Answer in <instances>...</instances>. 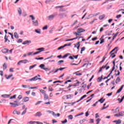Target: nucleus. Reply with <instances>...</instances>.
<instances>
[{
  "mask_svg": "<svg viewBox=\"0 0 124 124\" xmlns=\"http://www.w3.org/2000/svg\"><path fill=\"white\" fill-rule=\"evenodd\" d=\"M66 97H67V99H69V98H71V94L67 95H66Z\"/></svg>",
  "mask_w": 124,
  "mask_h": 124,
  "instance_id": "obj_47",
  "label": "nucleus"
},
{
  "mask_svg": "<svg viewBox=\"0 0 124 124\" xmlns=\"http://www.w3.org/2000/svg\"><path fill=\"white\" fill-rule=\"evenodd\" d=\"M105 15H103L102 16H100L99 17V20H103V19H104V18H105Z\"/></svg>",
  "mask_w": 124,
  "mask_h": 124,
  "instance_id": "obj_25",
  "label": "nucleus"
},
{
  "mask_svg": "<svg viewBox=\"0 0 124 124\" xmlns=\"http://www.w3.org/2000/svg\"><path fill=\"white\" fill-rule=\"evenodd\" d=\"M103 78V75H102L101 76V77H99V78H97V82H101V81H102V79Z\"/></svg>",
  "mask_w": 124,
  "mask_h": 124,
  "instance_id": "obj_19",
  "label": "nucleus"
},
{
  "mask_svg": "<svg viewBox=\"0 0 124 124\" xmlns=\"http://www.w3.org/2000/svg\"><path fill=\"white\" fill-rule=\"evenodd\" d=\"M1 96L2 97H4V98H8L9 97L10 95L9 94H5L1 95Z\"/></svg>",
  "mask_w": 124,
  "mask_h": 124,
  "instance_id": "obj_27",
  "label": "nucleus"
},
{
  "mask_svg": "<svg viewBox=\"0 0 124 124\" xmlns=\"http://www.w3.org/2000/svg\"><path fill=\"white\" fill-rule=\"evenodd\" d=\"M8 51H9V50L7 48H3L1 50V52L3 54H6V53H8Z\"/></svg>",
  "mask_w": 124,
  "mask_h": 124,
  "instance_id": "obj_10",
  "label": "nucleus"
},
{
  "mask_svg": "<svg viewBox=\"0 0 124 124\" xmlns=\"http://www.w3.org/2000/svg\"><path fill=\"white\" fill-rule=\"evenodd\" d=\"M52 115L54 116V117H56V116H57V117H60V113H57V114H56V113H55V112L52 111Z\"/></svg>",
  "mask_w": 124,
  "mask_h": 124,
  "instance_id": "obj_21",
  "label": "nucleus"
},
{
  "mask_svg": "<svg viewBox=\"0 0 124 124\" xmlns=\"http://www.w3.org/2000/svg\"><path fill=\"white\" fill-rule=\"evenodd\" d=\"M10 105H12L11 107H13L14 108L19 106V103L17 100L14 101V103H10Z\"/></svg>",
  "mask_w": 124,
  "mask_h": 124,
  "instance_id": "obj_3",
  "label": "nucleus"
},
{
  "mask_svg": "<svg viewBox=\"0 0 124 124\" xmlns=\"http://www.w3.org/2000/svg\"><path fill=\"white\" fill-rule=\"evenodd\" d=\"M35 124V121H30L28 122L27 124Z\"/></svg>",
  "mask_w": 124,
  "mask_h": 124,
  "instance_id": "obj_41",
  "label": "nucleus"
},
{
  "mask_svg": "<svg viewBox=\"0 0 124 124\" xmlns=\"http://www.w3.org/2000/svg\"><path fill=\"white\" fill-rule=\"evenodd\" d=\"M114 72H117V73L115 74V76H116V77H117V76H119L120 74H121L119 70H115Z\"/></svg>",
  "mask_w": 124,
  "mask_h": 124,
  "instance_id": "obj_12",
  "label": "nucleus"
},
{
  "mask_svg": "<svg viewBox=\"0 0 124 124\" xmlns=\"http://www.w3.org/2000/svg\"><path fill=\"white\" fill-rule=\"evenodd\" d=\"M85 97H87V95H84L80 98V100H82V99H83V98H85Z\"/></svg>",
  "mask_w": 124,
  "mask_h": 124,
  "instance_id": "obj_57",
  "label": "nucleus"
},
{
  "mask_svg": "<svg viewBox=\"0 0 124 124\" xmlns=\"http://www.w3.org/2000/svg\"><path fill=\"white\" fill-rule=\"evenodd\" d=\"M44 100H47L49 97H48V95H47L46 93L44 94Z\"/></svg>",
  "mask_w": 124,
  "mask_h": 124,
  "instance_id": "obj_31",
  "label": "nucleus"
},
{
  "mask_svg": "<svg viewBox=\"0 0 124 124\" xmlns=\"http://www.w3.org/2000/svg\"><path fill=\"white\" fill-rule=\"evenodd\" d=\"M39 67H40L41 69L45 70V71H48V70H49V69H48L47 68H45V65H44V64H42L40 65Z\"/></svg>",
  "mask_w": 124,
  "mask_h": 124,
  "instance_id": "obj_5",
  "label": "nucleus"
},
{
  "mask_svg": "<svg viewBox=\"0 0 124 124\" xmlns=\"http://www.w3.org/2000/svg\"><path fill=\"white\" fill-rule=\"evenodd\" d=\"M28 43H31V41H25L23 42L22 44H23V45H26V44H28Z\"/></svg>",
  "mask_w": 124,
  "mask_h": 124,
  "instance_id": "obj_23",
  "label": "nucleus"
},
{
  "mask_svg": "<svg viewBox=\"0 0 124 124\" xmlns=\"http://www.w3.org/2000/svg\"><path fill=\"white\" fill-rule=\"evenodd\" d=\"M113 123H116V124H122V121L119 119L118 121H114Z\"/></svg>",
  "mask_w": 124,
  "mask_h": 124,
  "instance_id": "obj_17",
  "label": "nucleus"
},
{
  "mask_svg": "<svg viewBox=\"0 0 124 124\" xmlns=\"http://www.w3.org/2000/svg\"><path fill=\"white\" fill-rule=\"evenodd\" d=\"M117 49H118V47H115L114 49H113L109 52V54H111V53H113V52H114V51H115V50H117Z\"/></svg>",
  "mask_w": 124,
  "mask_h": 124,
  "instance_id": "obj_40",
  "label": "nucleus"
},
{
  "mask_svg": "<svg viewBox=\"0 0 124 124\" xmlns=\"http://www.w3.org/2000/svg\"><path fill=\"white\" fill-rule=\"evenodd\" d=\"M71 45V43H70L68 44H65L63 46L64 47H66V46H70Z\"/></svg>",
  "mask_w": 124,
  "mask_h": 124,
  "instance_id": "obj_49",
  "label": "nucleus"
},
{
  "mask_svg": "<svg viewBox=\"0 0 124 124\" xmlns=\"http://www.w3.org/2000/svg\"><path fill=\"white\" fill-rule=\"evenodd\" d=\"M47 29H48V26H47V25H45V27H44L43 28V31H44L45 30H47Z\"/></svg>",
  "mask_w": 124,
  "mask_h": 124,
  "instance_id": "obj_51",
  "label": "nucleus"
},
{
  "mask_svg": "<svg viewBox=\"0 0 124 124\" xmlns=\"http://www.w3.org/2000/svg\"><path fill=\"white\" fill-rule=\"evenodd\" d=\"M13 114H14V115L16 114V115H20V114H21V113L19 111H17L16 110H15L13 112Z\"/></svg>",
  "mask_w": 124,
  "mask_h": 124,
  "instance_id": "obj_16",
  "label": "nucleus"
},
{
  "mask_svg": "<svg viewBox=\"0 0 124 124\" xmlns=\"http://www.w3.org/2000/svg\"><path fill=\"white\" fill-rule=\"evenodd\" d=\"M27 113V108H25V109L22 112L21 115H25Z\"/></svg>",
  "mask_w": 124,
  "mask_h": 124,
  "instance_id": "obj_46",
  "label": "nucleus"
},
{
  "mask_svg": "<svg viewBox=\"0 0 124 124\" xmlns=\"http://www.w3.org/2000/svg\"><path fill=\"white\" fill-rule=\"evenodd\" d=\"M56 16H57V14H54V15H52L48 16V18L49 19H54V18H55V17H56Z\"/></svg>",
  "mask_w": 124,
  "mask_h": 124,
  "instance_id": "obj_11",
  "label": "nucleus"
},
{
  "mask_svg": "<svg viewBox=\"0 0 124 124\" xmlns=\"http://www.w3.org/2000/svg\"><path fill=\"white\" fill-rule=\"evenodd\" d=\"M37 88H38V86H35V87H30V89H31V90H33L34 89H37Z\"/></svg>",
  "mask_w": 124,
  "mask_h": 124,
  "instance_id": "obj_60",
  "label": "nucleus"
},
{
  "mask_svg": "<svg viewBox=\"0 0 124 124\" xmlns=\"http://www.w3.org/2000/svg\"><path fill=\"white\" fill-rule=\"evenodd\" d=\"M29 17L31 18L32 21L33 25L35 27H37V26H38V20H34L35 19V17H34V16H33L32 15H30Z\"/></svg>",
  "mask_w": 124,
  "mask_h": 124,
  "instance_id": "obj_1",
  "label": "nucleus"
},
{
  "mask_svg": "<svg viewBox=\"0 0 124 124\" xmlns=\"http://www.w3.org/2000/svg\"><path fill=\"white\" fill-rule=\"evenodd\" d=\"M122 17V15H118L116 16L117 19H120Z\"/></svg>",
  "mask_w": 124,
  "mask_h": 124,
  "instance_id": "obj_59",
  "label": "nucleus"
},
{
  "mask_svg": "<svg viewBox=\"0 0 124 124\" xmlns=\"http://www.w3.org/2000/svg\"><path fill=\"white\" fill-rule=\"evenodd\" d=\"M78 72H79V71L74 73V74H76L77 76H81V75H82V73H78Z\"/></svg>",
  "mask_w": 124,
  "mask_h": 124,
  "instance_id": "obj_33",
  "label": "nucleus"
},
{
  "mask_svg": "<svg viewBox=\"0 0 124 124\" xmlns=\"http://www.w3.org/2000/svg\"><path fill=\"white\" fill-rule=\"evenodd\" d=\"M68 118L70 120H72V119H73V116L72 115H70L68 116Z\"/></svg>",
  "mask_w": 124,
  "mask_h": 124,
  "instance_id": "obj_56",
  "label": "nucleus"
},
{
  "mask_svg": "<svg viewBox=\"0 0 124 124\" xmlns=\"http://www.w3.org/2000/svg\"><path fill=\"white\" fill-rule=\"evenodd\" d=\"M40 93H43L44 95L46 94V93H45V90H40Z\"/></svg>",
  "mask_w": 124,
  "mask_h": 124,
  "instance_id": "obj_39",
  "label": "nucleus"
},
{
  "mask_svg": "<svg viewBox=\"0 0 124 124\" xmlns=\"http://www.w3.org/2000/svg\"><path fill=\"white\" fill-rule=\"evenodd\" d=\"M14 37H15V38H16V39L19 38V35H18V33H17V32H15L14 33Z\"/></svg>",
  "mask_w": 124,
  "mask_h": 124,
  "instance_id": "obj_26",
  "label": "nucleus"
},
{
  "mask_svg": "<svg viewBox=\"0 0 124 124\" xmlns=\"http://www.w3.org/2000/svg\"><path fill=\"white\" fill-rule=\"evenodd\" d=\"M36 80H41V78H38V76H36L33 78L28 79V81H36Z\"/></svg>",
  "mask_w": 124,
  "mask_h": 124,
  "instance_id": "obj_4",
  "label": "nucleus"
},
{
  "mask_svg": "<svg viewBox=\"0 0 124 124\" xmlns=\"http://www.w3.org/2000/svg\"><path fill=\"white\" fill-rule=\"evenodd\" d=\"M81 46V44H80V42H78L76 44H74V47L75 48L77 47V49L79 50V48H80V46Z\"/></svg>",
  "mask_w": 124,
  "mask_h": 124,
  "instance_id": "obj_7",
  "label": "nucleus"
},
{
  "mask_svg": "<svg viewBox=\"0 0 124 124\" xmlns=\"http://www.w3.org/2000/svg\"><path fill=\"white\" fill-rule=\"evenodd\" d=\"M42 101H38L36 104H35V105H38V104H40V103H42Z\"/></svg>",
  "mask_w": 124,
  "mask_h": 124,
  "instance_id": "obj_62",
  "label": "nucleus"
},
{
  "mask_svg": "<svg viewBox=\"0 0 124 124\" xmlns=\"http://www.w3.org/2000/svg\"><path fill=\"white\" fill-rule=\"evenodd\" d=\"M62 81H61V80H57V81H54L53 82V84H56V83H62Z\"/></svg>",
  "mask_w": 124,
  "mask_h": 124,
  "instance_id": "obj_37",
  "label": "nucleus"
},
{
  "mask_svg": "<svg viewBox=\"0 0 124 124\" xmlns=\"http://www.w3.org/2000/svg\"><path fill=\"white\" fill-rule=\"evenodd\" d=\"M22 88H30V85H22Z\"/></svg>",
  "mask_w": 124,
  "mask_h": 124,
  "instance_id": "obj_42",
  "label": "nucleus"
},
{
  "mask_svg": "<svg viewBox=\"0 0 124 124\" xmlns=\"http://www.w3.org/2000/svg\"><path fill=\"white\" fill-rule=\"evenodd\" d=\"M124 95L122 97L121 100V98H118L117 100L119 101V103H121V102H123V100H124Z\"/></svg>",
  "mask_w": 124,
  "mask_h": 124,
  "instance_id": "obj_28",
  "label": "nucleus"
},
{
  "mask_svg": "<svg viewBox=\"0 0 124 124\" xmlns=\"http://www.w3.org/2000/svg\"><path fill=\"white\" fill-rule=\"evenodd\" d=\"M65 6H58L55 7L56 9H58V8H60L59 10V11L60 12H64L65 11H66V10H67V9H64V8H62L63 7H65Z\"/></svg>",
  "mask_w": 124,
  "mask_h": 124,
  "instance_id": "obj_2",
  "label": "nucleus"
},
{
  "mask_svg": "<svg viewBox=\"0 0 124 124\" xmlns=\"http://www.w3.org/2000/svg\"><path fill=\"white\" fill-rule=\"evenodd\" d=\"M106 105V103H105L104 104V107L101 108V110H104V109H107V108H108V106L107 107H105Z\"/></svg>",
  "mask_w": 124,
  "mask_h": 124,
  "instance_id": "obj_34",
  "label": "nucleus"
},
{
  "mask_svg": "<svg viewBox=\"0 0 124 124\" xmlns=\"http://www.w3.org/2000/svg\"><path fill=\"white\" fill-rule=\"evenodd\" d=\"M21 63H27L28 62V60L25 59L24 60H21Z\"/></svg>",
  "mask_w": 124,
  "mask_h": 124,
  "instance_id": "obj_29",
  "label": "nucleus"
},
{
  "mask_svg": "<svg viewBox=\"0 0 124 124\" xmlns=\"http://www.w3.org/2000/svg\"><path fill=\"white\" fill-rule=\"evenodd\" d=\"M40 116H42V113H41L40 112H37L35 114V117H40Z\"/></svg>",
  "mask_w": 124,
  "mask_h": 124,
  "instance_id": "obj_14",
  "label": "nucleus"
},
{
  "mask_svg": "<svg viewBox=\"0 0 124 124\" xmlns=\"http://www.w3.org/2000/svg\"><path fill=\"white\" fill-rule=\"evenodd\" d=\"M45 49V48H44V47H41V48L36 49V50L39 51V52L40 53L41 52H43Z\"/></svg>",
  "mask_w": 124,
  "mask_h": 124,
  "instance_id": "obj_13",
  "label": "nucleus"
},
{
  "mask_svg": "<svg viewBox=\"0 0 124 124\" xmlns=\"http://www.w3.org/2000/svg\"><path fill=\"white\" fill-rule=\"evenodd\" d=\"M78 56H79L78 55H73V56H70L69 57V59H70V60H74V59H78Z\"/></svg>",
  "mask_w": 124,
  "mask_h": 124,
  "instance_id": "obj_8",
  "label": "nucleus"
},
{
  "mask_svg": "<svg viewBox=\"0 0 124 124\" xmlns=\"http://www.w3.org/2000/svg\"><path fill=\"white\" fill-rule=\"evenodd\" d=\"M35 66H36V64H34L32 66H30V68H29V69L31 70V69H32V68H33L34 67H35Z\"/></svg>",
  "mask_w": 124,
  "mask_h": 124,
  "instance_id": "obj_35",
  "label": "nucleus"
},
{
  "mask_svg": "<svg viewBox=\"0 0 124 124\" xmlns=\"http://www.w3.org/2000/svg\"><path fill=\"white\" fill-rule=\"evenodd\" d=\"M120 81H121V78H120V77H117L115 81L116 84H118V83H120Z\"/></svg>",
  "mask_w": 124,
  "mask_h": 124,
  "instance_id": "obj_22",
  "label": "nucleus"
},
{
  "mask_svg": "<svg viewBox=\"0 0 124 124\" xmlns=\"http://www.w3.org/2000/svg\"><path fill=\"white\" fill-rule=\"evenodd\" d=\"M17 11L20 16H21V15H22V9H21V8H18Z\"/></svg>",
  "mask_w": 124,
  "mask_h": 124,
  "instance_id": "obj_24",
  "label": "nucleus"
},
{
  "mask_svg": "<svg viewBox=\"0 0 124 124\" xmlns=\"http://www.w3.org/2000/svg\"><path fill=\"white\" fill-rule=\"evenodd\" d=\"M12 76H13V74L9 75V76H8V77H6V79H10V78H11Z\"/></svg>",
  "mask_w": 124,
  "mask_h": 124,
  "instance_id": "obj_45",
  "label": "nucleus"
},
{
  "mask_svg": "<svg viewBox=\"0 0 124 124\" xmlns=\"http://www.w3.org/2000/svg\"><path fill=\"white\" fill-rule=\"evenodd\" d=\"M72 81L71 80H68L67 81H66L64 84H67L68 83H70Z\"/></svg>",
  "mask_w": 124,
  "mask_h": 124,
  "instance_id": "obj_52",
  "label": "nucleus"
},
{
  "mask_svg": "<svg viewBox=\"0 0 124 124\" xmlns=\"http://www.w3.org/2000/svg\"><path fill=\"white\" fill-rule=\"evenodd\" d=\"M23 42V40L21 39H19L17 41V43H22Z\"/></svg>",
  "mask_w": 124,
  "mask_h": 124,
  "instance_id": "obj_53",
  "label": "nucleus"
},
{
  "mask_svg": "<svg viewBox=\"0 0 124 124\" xmlns=\"http://www.w3.org/2000/svg\"><path fill=\"white\" fill-rule=\"evenodd\" d=\"M48 91L49 92H53V91H54V89L53 88H52V87H49L48 88Z\"/></svg>",
  "mask_w": 124,
  "mask_h": 124,
  "instance_id": "obj_54",
  "label": "nucleus"
},
{
  "mask_svg": "<svg viewBox=\"0 0 124 124\" xmlns=\"http://www.w3.org/2000/svg\"><path fill=\"white\" fill-rule=\"evenodd\" d=\"M84 122H85V119H83L82 120H80L79 124H83V123H84Z\"/></svg>",
  "mask_w": 124,
  "mask_h": 124,
  "instance_id": "obj_64",
  "label": "nucleus"
},
{
  "mask_svg": "<svg viewBox=\"0 0 124 124\" xmlns=\"http://www.w3.org/2000/svg\"><path fill=\"white\" fill-rule=\"evenodd\" d=\"M104 68H105V66H102L100 68V69L99 70L98 73H99L101 72V71H102V70H103V69H104Z\"/></svg>",
  "mask_w": 124,
  "mask_h": 124,
  "instance_id": "obj_30",
  "label": "nucleus"
},
{
  "mask_svg": "<svg viewBox=\"0 0 124 124\" xmlns=\"http://www.w3.org/2000/svg\"><path fill=\"white\" fill-rule=\"evenodd\" d=\"M115 60H114L113 61V62H112L113 64V67H112L113 70V69H115Z\"/></svg>",
  "mask_w": 124,
  "mask_h": 124,
  "instance_id": "obj_50",
  "label": "nucleus"
},
{
  "mask_svg": "<svg viewBox=\"0 0 124 124\" xmlns=\"http://www.w3.org/2000/svg\"><path fill=\"white\" fill-rule=\"evenodd\" d=\"M35 32H36L37 33H39V34L41 33V32H40V31H39V30H35Z\"/></svg>",
  "mask_w": 124,
  "mask_h": 124,
  "instance_id": "obj_58",
  "label": "nucleus"
},
{
  "mask_svg": "<svg viewBox=\"0 0 124 124\" xmlns=\"http://www.w3.org/2000/svg\"><path fill=\"white\" fill-rule=\"evenodd\" d=\"M18 99H22V98H23V96L19 95L18 97H17Z\"/></svg>",
  "mask_w": 124,
  "mask_h": 124,
  "instance_id": "obj_61",
  "label": "nucleus"
},
{
  "mask_svg": "<svg viewBox=\"0 0 124 124\" xmlns=\"http://www.w3.org/2000/svg\"><path fill=\"white\" fill-rule=\"evenodd\" d=\"M118 34H119L118 32H117L113 36V38H112V40H114V39H115V38H116L117 37V36L118 35Z\"/></svg>",
  "mask_w": 124,
  "mask_h": 124,
  "instance_id": "obj_36",
  "label": "nucleus"
},
{
  "mask_svg": "<svg viewBox=\"0 0 124 124\" xmlns=\"http://www.w3.org/2000/svg\"><path fill=\"white\" fill-rule=\"evenodd\" d=\"M30 100V98L28 97H25L23 99V101L24 102H27V101H29Z\"/></svg>",
  "mask_w": 124,
  "mask_h": 124,
  "instance_id": "obj_15",
  "label": "nucleus"
},
{
  "mask_svg": "<svg viewBox=\"0 0 124 124\" xmlns=\"http://www.w3.org/2000/svg\"><path fill=\"white\" fill-rule=\"evenodd\" d=\"M85 50H86V47L85 46L82 47L80 50V54H83V51H85Z\"/></svg>",
  "mask_w": 124,
  "mask_h": 124,
  "instance_id": "obj_32",
  "label": "nucleus"
},
{
  "mask_svg": "<svg viewBox=\"0 0 124 124\" xmlns=\"http://www.w3.org/2000/svg\"><path fill=\"white\" fill-rule=\"evenodd\" d=\"M3 69H6L7 68V66H6V64L4 63L3 65Z\"/></svg>",
  "mask_w": 124,
  "mask_h": 124,
  "instance_id": "obj_44",
  "label": "nucleus"
},
{
  "mask_svg": "<svg viewBox=\"0 0 124 124\" xmlns=\"http://www.w3.org/2000/svg\"><path fill=\"white\" fill-rule=\"evenodd\" d=\"M98 101L99 102H100V103H103V102H104V101H105V99H103V97H102Z\"/></svg>",
  "mask_w": 124,
  "mask_h": 124,
  "instance_id": "obj_20",
  "label": "nucleus"
},
{
  "mask_svg": "<svg viewBox=\"0 0 124 124\" xmlns=\"http://www.w3.org/2000/svg\"><path fill=\"white\" fill-rule=\"evenodd\" d=\"M63 48H64V46H61L58 47V50H61V49H62Z\"/></svg>",
  "mask_w": 124,
  "mask_h": 124,
  "instance_id": "obj_63",
  "label": "nucleus"
},
{
  "mask_svg": "<svg viewBox=\"0 0 124 124\" xmlns=\"http://www.w3.org/2000/svg\"><path fill=\"white\" fill-rule=\"evenodd\" d=\"M4 39H5V42H7V41L8 40V37L6 36V35L4 36Z\"/></svg>",
  "mask_w": 124,
  "mask_h": 124,
  "instance_id": "obj_38",
  "label": "nucleus"
},
{
  "mask_svg": "<svg viewBox=\"0 0 124 124\" xmlns=\"http://www.w3.org/2000/svg\"><path fill=\"white\" fill-rule=\"evenodd\" d=\"M124 86L122 85L121 88L117 90V92L116 93H120V92H122V90H123V88H124Z\"/></svg>",
  "mask_w": 124,
  "mask_h": 124,
  "instance_id": "obj_18",
  "label": "nucleus"
},
{
  "mask_svg": "<svg viewBox=\"0 0 124 124\" xmlns=\"http://www.w3.org/2000/svg\"><path fill=\"white\" fill-rule=\"evenodd\" d=\"M62 62H63V60L59 61L58 62V65H60V64H61V63H62Z\"/></svg>",
  "mask_w": 124,
  "mask_h": 124,
  "instance_id": "obj_55",
  "label": "nucleus"
},
{
  "mask_svg": "<svg viewBox=\"0 0 124 124\" xmlns=\"http://www.w3.org/2000/svg\"><path fill=\"white\" fill-rule=\"evenodd\" d=\"M124 111H121V112L119 113H117L114 115L115 117H123L124 116Z\"/></svg>",
  "mask_w": 124,
  "mask_h": 124,
  "instance_id": "obj_6",
  "label": "nucleus"
},
{
  "mask_svg": "<svg viewBox=\"0 0 124 124\" xmlns=\"http://www.w3.org/2000/svg\"><path fill=\"white\" fill-rule=\"evenodd\" d=\"M16 95L15 94L13 96L10 97V99H13V98H16Z\"/></svg>",
  "mask_w": 124,
  "mask_h": 124,
  "instance_id": "obj_48",
  "label": "nucleus"
},
{
  "mask_svg": "<svg viewBox=\"0 0 124 124\" xmlns=\"http://www.w3.org/2000/svg\"><path fill=\"white\" fill-rule=\"evenodd\" d=\"M85 30L83 29L82 28H78L77 30L78 33H80L81 32H84L85 31Z\"/></svg>",
  "mask_w": 124,
  "mask_h": 124,
  "instance_id": "obj_9",
  "label": "nucleus"
},
{
  "mask_svg": "<svg viewBox=\"0 0 124 124\" xmlns=\"http://www.w3.org/2000/svg\"><path fill=\"white\" fill-rule=\"evenodd\" d=\"M101 121V119L100 118H98L96 119V121L97 122L96 124H99V122Z\"/></svg>",
  "mask_w": 124,
  "mask_h": 124,
  "instance_id": "obj_43",
  "label": "nucleus"
}]
</instances>
